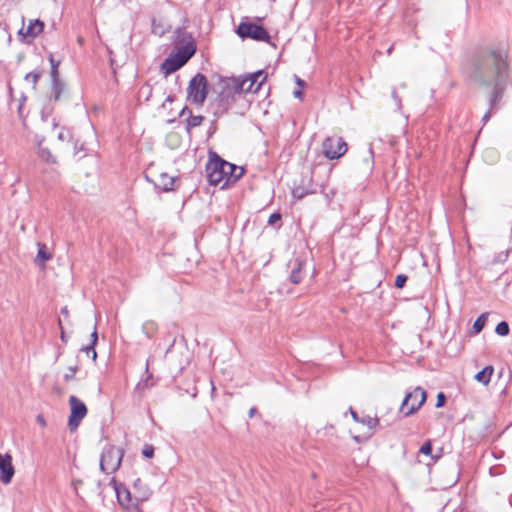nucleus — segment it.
<instances>
[{
	"label": "nucleus",
	"instance_id": "obj_1",
	"mask_svg": "<svg viewBox=\"0 0 512 512\" xmlns=\"http://www.w3.org/2000/svg\"><path fill=\"white\" fill-rule=\"evenodd\" d=\"M206 172L210 184L225 188L235 183L243 175L244 170L217 157L208 162Z\"/></svg>",
	"mask_w": 512,
	"mask_h": 512
},
{
	"label": "nucleus",
	"instance_id": "obj_2",
	"mask_svg": "<svg viewBox=\"0 0 512 512\" xmlns=\"http://www.w3.org/2000/svg\"><path fill=\"white\" fill-rule=\"evenodd\" d=\"M216 102L221 112L230 109L246 94L241 77L222 78L216 86Z\"/></svg>",
	"mask_w": 512,
	"mask_h": 512
},
{
	"label": "nucleus",
	"instance_id": "obj_3",
	"mask_svg": "<svg viewBox=\"0 0 512 512\" xmlns=\"http://www.w3.org/2000/svg\"><path fill=\"white\" fill-rule=\"evenodd\" d=\"M508 52L503 45H491L477 50L475 61L479 64H507Z\"/></svg>",
	"mask_w": 512,
	"mask_h": 512
},
{
	"label": "nucleus",
	"instance_id": "obj_4",
	"mask_svg": "<svg viewBox=\"0 0 512 512\" xmlns=\"http://www.w3.org/2000/svg\"><path fill=\"white\" fill-rule=\"evenodd\" d=\"M124 450L115 445H107L101 454L100 469L106 474L116 472L122 462Z\"/></svg>",
	"mask_w": 512,
	"mask_h": 512
},
{
	"label": "nucleus",
	"instance_id": "obj_5",
	"mask_svg": "<svg viewBox=\"0 0 512 512\" xmlns=\"http://www.w3.org/2000/svg\"><path fill=\"white\" fill-rule=\"evenodd\" d=\"M196 52V44L193 39L175 45L171 54L162 64H186Z\"/></svg>",
	"mask_w": 512,
	"mask_h": 512
},
{
	"label": "nucleus",
	"instance_id": "obj_6",
	"mask_svg": "<svg viewBox=\"0 0 512 512\" xmlns=\"http://www.w3.org/2000/svg\"><path fill=\"white\" fill-rule=\"evenodd\" d=\"M208 94V82L204 75L197 74L189 82L187 88L188 100L191 103L202 105Z\"/></svg>",
	"mask_w": 512,
	"mask_h": 512
},
{
	"label": "nucleus",
	"instance_id": "obj_7",
	"mask_svg": "<svg viewBox=\"0 0 512 512\" xmlns=\"http://www.w3.org/2000/svg\"><path fill=\"white\" fill-rule=\"evenodd\" d=\"M117 499L123 507L129 509L133 507H137L139 503L146 501L150 495L151 491L148 487H144L143 491L139 494H133L124 486L116 487Z\"/></svg>",
	"mask_w": 512,
	"mask_h": 512
},
{
	"label": "nucleus",
	"instance_id": "obj_8",
	"mask_svg": "<svg viewBox=\"0 0 512 512\" xmlns=\"http://www.w3.org/2000/svg\"><path fill=\"white\" fill-rule=\"evenodd\" d=\"M427 394L421 387H416L412 392L406 394L402 401L400 411L404 416L415 413L426 401Z\"/></svg>",
	"mask_w": 512,
	"mask_h": 512
},
{
	"label": "nucleus",
	"instance_id": "obj_9",
	"mask_svg": "<svg viewBox=\"0 0 512 512\" xmlns=\"http://www.w3.org/2000/svg\"><path fill=\"white\" fill-rule=\"evenodd\" d=\"M239 37L245 39L250 38L256 41L269 42L270 35L268 31L262 26L255 23L242 22L237 28Z\"/></svg>",
	"mask_w": 512,
	"mask_h": 512
},
{
	"label": "nucleus",
	"instance_id": "obj_10",
	"mask_svg": "<svg viewBox=\"0 0 512 512\" xmlns=\"http://www.w3.org/2000/svg\"><path fill=\"white\" fill-rule=\"evenodd\" d=\"M68 87L64 79L61 78L58 72V66L51 68V88L50 99L55 102H60L68 98Z\"/></svg>",
	"mask_w": 512,
	"mask_h": 512
},
{
	"label": "nucleus",
	"instance_id": "obj_11",
	"mask_svg": "<svg viewBox=\"0 0 512 512\" xmlns=\"http://www.w3.org/2000/svg\"><path fill=\"white\" fill-rule=\"evenodd\" d=\"M347 151V144L341 137H327L322 143V152L327 159L342 157Z\"/></svg>",
	"mask_w": 512,
	"mask_h": 512
},
{
	"label": "nucleus",
	"instance_id": "obj_12",
	"mask_svg": "<svg viewBox=\"0 0 512 512\" xmlns=\"http://www.w3.org/2000/svg\"><path fill=\"white\" fill-rule=\"evenodd\" d=\"M69 405L70 415L68 419V426L71 431H74L77 429L82 419L86 416L87 408L81 400L73 395L69 398Z\"/></svg>",
	"mask_w": 512,
	"mask_h": 512
},
{
	"label": "nucleus",
	"instance_id": "obj_13",
	"mask_svg": "<svg viewBox=\"0 0 512 512\" xmlns=\"http://www.w3.org/2000/svg\"><path fill=\"white\" fill-rule=\"evenodd\" d=\"M266 78L267 75L265 73L258 71L241 77V82L243 83L246 93H256L259 91Z\"/></svg>",
	"mask_w": 512,
	"mask_h": 512
},
{
	"label": "nucleus",
	"instance_id": "obj_14",
	"mask_svg": "<svg viewBox=\"0 0 512 512\" xmlns=\"http://www.w3.org/2000/svg\"><path fill=\"white\" fill-rule=\"evenodd\" d=\"M44 28V23L38 19L30 20L27 27H22L18 34L25 42L32 41L35 37H37Z\"/></svg>",
	"mask_w": 512,
	"mask_h": 512
},
{
	"label": "nucleus",
	"instance_id": "obj_15",
	"mask_svg": "<svg viewBox=\"0 0 512 512\" xmlns=\"http://www.w3.org/2000/svg\"><path fill=\"white\" fill-rule=\"evenodd\" d=\"M0 473L2 483L6 485L9 484L15 473L11 455L0 453Z\"/></svg>",
	"mask_w": 512,
	"mask_h": 512
},
{
	"label": "nucleus",
	"instance_id": "obj_16",
	"mask_svg": "<svg viewBox=\"0 0 512 512\" xmlns=\"http://www.w3.org/2000/svg\"><path fill=\"white\" fill-rule=\"evenodd\" d=\"M34 141L37 147L38 157L48 164H55L56 158L52 155L50 150L44 146L45 138L43 136L36 135Z\"/></svg>",
	"mask_w": 512,
	"mask_h": 512
},
{
	"label": "nucleus",
	"instance_id": "obj_17",
	"mask_svg": "<svg viewBox=\"0 0 512 512\" xmlns=\"http://www.w3.org/2000/svg\"><path fill=\"white\" fill-rule=\"evenodd\" d=\"M154 181L157 187L164 191H169L173 189L175 179L167 173H160Z\"/></svg>",
	"mask_w": 512,
	"mask_h": 512
},
{
	"label": "nucleus",
	"instance_id": "obj_18",
	"mask_svg": "<svg viewBox=\"0 0 512 512\" xmlns=\"http://www.w3.org/2000/svg\"><path fill=\"white\" fill-rule=\"evenodd\" d=\"M304 273H303V263L296 259L293 262V269L290 274V281L293 284H298L303 279Z\"/></svg>",
	"mask_w": 512,
	"mask_h": 512
},
{
	"label": "nucleus",
	"instance_id": "obj_19",
	"mask_svg": "<svg viewBox=\"0 0 512 512\" xmlns=\"http://www.w3.org/2000/svg\"><path fill=\"white\" fill-rule=\"evenodd\" d=\"M38 253L35 257V264L44 267L45 263L51 258V254L47 251L45 244L38 243Z\"/></svg>",
	"mask_w": 512,
	"mask_h": 512
},
{
	"label": "nucleus",
	"instance_id": "obj_20",
	"mask_svg": "<svg viewBox=\"0 0 512 512\" xmlns=\"http://www.w3.org/2000/svg\"><path fill=\"white\" fill-rule=\"evenodd\" d=\"M494 368L492 366H486L475 375V380L483 385H488L491 381Z\"/></svg>",
	"mask_w": 512,
	"mask_h": 512
},
{
	"label": "nucleus",
	"instance_id": "obj_21",
	"mask_svg": "<svg viewBox=\"0 0 512 512\" xmlns=\"http://www.w3.org/2000/svg\"><path fill=\"white\" fill-rule=\"evenodd\" d=\"M169 30V25L163 20L152 19V33L157 36L164 35Z\"/></svg>",
	"mask_w": 512,
	"mask_h": 512
},
{
	"label": "nucleus",
	"instance_id": "obj_22",
	"mask_svg": "<svg viewBox=\"0 0 512 512\" xmlns=\"http://www.w3.org/2000/svg\"><path fill=\"white\" fill-rule=\"evenodd\" d=\"M488 318V313H482L474 322L473 324V331L474 333L478 334L482 331L484 328L486 321Z\"/></svg>",
	"mask_w": 512,
	"mask_h": 512
},
{
	"label": "nucleus",
	"instance_id": "obj_23",
	"mask_svg": "<svg viewBox=\"0 0 512 512\" xmlns=\"http://www.w3.org/2000/svg\"><path fill=\"white\" fill-rule=\"evenodd\" d=\"M156 330H157V325L153 321H146L142 325V331L148 337H152L156 333Z\"/></svg>",
	"mask_w": 512,
	"mask_h": 512
},
{
	"label": "nucleus",
	"instance_id": "obj_24",
	"mask_svg": "<svg viewBox=\"0 0 512 512\" xmlns=\"http://www.w3.org/2000/svg\"><path fill=\"white\" fill-rule=\"evenodd\" d=\"M203 120H204V117L201 115H191L187 119L188 130L200 126L202 124Z\"/></svg>",
	"mask_w": 512,
	"mask_h": 512
},
{
	"label": "nucleus",
	"instance_id": "obj_25",
	"mask_svg": "<svg viewBox=\"0 0 512 512\" xmlns=\"http://www.w3.org/2000/svg\"><path fill=\"white\" fill-rule=\"evenodd\" d=\"M40 77V72L38 71H33V72H30L28 74H26L24 80L31 85L32 88H35L37 82H38V79Z\"/></svg>",
	"mask_w": 512,
	"mask_h": 512
},
{
	"label": "nucleus",
	"instance_id": "obj_26",
	"mask_svg": "<svg viewBox=\"0 0 512 512\" xmlns=\"http://www.w3.org/2000/svg\"><path fill=\"white\" fill-rule=\"evenodd\" d=\"M57 138L61 142H69L72 138V135L68 129L61 127L57 133Z\"/></svg>",
	"mask_w": 512,
	"mask_h": 512
},
{
	"label": "nucleus",
	"instance_id": "obj_27",
	"mask_svg": "<svg viewBox=\"0 0 512 512\" xmlns=\"http://www.w3.org/2000/svg\"><path fill=\"white\" fill-rule=\"evenodd\" d=\"M508 257H509L508 250L501 251L495 255L492 263L493 264L505 263L507 261Z\"/></svg>",
	"mask_w": 512,
	"mask_h": 512
},
{
	"label": "nucleus",
	"instance_id": "obj_28",
	"mask_svg": "<svg viewBox=\"0 0 512 512\" xmlns=\"http://www.w3.org/2000/svg\"><path fill=\"white\" fill-rule=\"evenodd\" d=\"M495 332L499 336H506L509 333V325L505 321H502L496 326Z\"/></svg>",
	"mask_w": 512,
	"mask_h": 512
},
{
	"label": "nucleus",
	"instance_id": "obj_29",
	"mask_svg": "<svg viewBox=\"0 0 512 512\" xmlns=\"http://www.w3.org/2000/svg\"><path fill=\"white\" fill-rule=\"evenodd\" d=\"M362 423L369 429H374L378 425L379 421L377 418L367 416L362 419Z\"/></svg>",
	"mask_w": 512,
	"mask_h": 512
},
{
	"label": "nucleus",
	"instance_id": "obj_30",
	"mask_svg": "<svg viewBox=\"0 0 512 512\" xmlns=\"http://www.w3.org/2000/svg\"><path fill=\"white\" fill-rule=\"evenodd\" d=\"M87 356H91L92 360L95 361L97 358V353L94 349V345H88L82 349Z\"/></svg>",
	"mask_w": 512,
	"mask_h": 512
},
{
	"label": "nucleus",
	"instance_id": "obj_31",
	"mask_svg": "<svg viewBox=\"0 0 512 512\" xmlns=\"http://www.w3.org/2000/svg\"><path fill=\"white\" fill-rule=\"evenodd\" d=\"M142 455L146 458H152L154 455V447L152 445H145L142 449Z\"/></svg>",
	"mask_w": 512,
	"mask_h": 512
},
{
	"label": "nucleus",
	"instance_id": "obj_32",
	"mask_svg": "<svg viewBox=\"0 0 512 512\" xmlns=\"http://www.w3.org/2000/svg\"><path fill=\"white\" fill-rule=\"evenodd\" d=\"M406 281H407V276L404 275V274H400L395 279V286L397 288H403L405 283H406Z\"/></svg>",
	"mask_w": 512,
	"mask_h": 512
},
{
	"label": "nucleus",
	"instance_id": "obj_33",
	"mask_svg": "<svg viewBox=\"0 0 512 512\" xmlns=\"http://www.w3.org/2000/svg\"><path fill=\"white\" fill-rule=\"evenodd\" d=\"M181 66H161V72L164 76H167L175 71H177Z\"/></svg>",
	"mask_w": 512,
	"mask_h": 512
},
{
	"label": "nucleus",
	"instance_id": "obj_34",
	"mask_svg": "<svg viewBox=\"0 0 512 512\" xmlns=\"http://www.w3.org/2000/svg\"><path fill=\"white\" fill-rule=\"evenodd\" d=\"M144 487H147L142 483L140 479H137L133 484V494H139L141 491H143Z\"/></svg>",
	"mask_w": 512,
	"mask_h": 512
},
{
	"label": "nucleus",
	"instance_id": "obj_35",
	"mask_svg": "<svg viewBox=\"0 0 512 512\" xmlns=\"http://www.w3.org/2000/svg\"><path fill=\"white\" fill-rule=\"evenodd\" d=\"M420 452L424 455H430L431 452H432V445H431V442L430 441H427L425 442L421 448H420Z\"/></svg>",
	"mask_w": 512,
	"mask_h": 512
},
{
	"label": "nucleus",
	"instance_id": "obj_36",
	"mask_svg": "<svg viewBox=\"0 0 512 512\" xmlns=\"http://www.w3.org/2000/svg\"><path fill=\"white\" fill-rule=\"evenodd\" d=\"M445 399H446V398H445V395H444L442 392H440V393L437 395L436 407H437V408L442 407V406L444 405V403H445Z\"/></svg>",
	"mask_w": 512,
	"mask_h": 512
},
{
	"label": "nucleus",
	"instance_id": "obj_37",
	"mask_svg": "<svg viewBox=\"0 0 512 512\" xmlns=\"http://www.w3.org/2000/svg\"><path fill=\"white\" fill-rule=\"evenodd\" d=\"M281 218L280 214L278 213H274L272 215H270L269 219H268V223L269 224H274L276 223L277 221H279Z\"/></svg>",
	"mask_w": 512,
	"mask_h": 512
},
{
	"label": "nucleus",
	"instance_id": "obj_38",
	"mask_svg": "<svg viewBox=\"0 0 512 512\" xmlns=\"http://www.w3.org/2000/svg\"><path fill=\"white\" fill-rule=\"evenodd\" d=\"M76 372L75 367H70L69 372L64 375L65 380H70L74 377V374Z\"/></svg>",
	"mask_w": 512,
	"mask_h": 512
},
{
	"label": "nucleus",
	"instance_id": "obj_39",
	"mask_svg": "<svg viewBox=\"0 0 512 512\" xmlns=\"http://www.w3.org/2000/svg\"><path fill=\"white\" fill-rule=\"evenodd\" d=\"M97 340H98L97 330H96V327H94V330L91 333V343L90 344L95 346L97 343Z\"/></svg>",
	"mask_w": 512,
	"mask_h": 512
},
{
	"label": "nucleus",
	"instance_id": "obj_40",
	"mask_svg": "<svg viewBox=\"0 0 512 512\" xmlns=\"http://www.w3.org/2000/svg\"><path fill=\"white\" fill-rule=\"evenodd\" d=\"M293 96L299 100H302V97H303V93H302V90L301 88L299 89H296L293 91Z\"/></svg>",
	"mask_w": 512,
	"mask_h": 512
},
{
	"label": "nucleus",
	"instance_id": "obj_41",
	"mask_svg": "<svg viewBox=\"0 0 512 512\" xmlns=\"http://www.w3.org/2000/svg\"><path fill=\"white\" fill-rule=\"evenodd\" d=\"M37 422L42 426V427H45L46 426V421L44 419V417L42 415H38L37 416Z\"/></svg>",
	"mask_w": 512,
	"mask_h": 512
},
{
	"label": "nucleus",
	"instance_id": "obj_42",
	"mask_svg": "<svg viewBox=\"0 0 512 512\" xmlns=\"http://www.w3.org/2000/svg\"><path fill=\"white\" fill-rule=\"evenodd\" d=\"M295 82L299 88H303L305 86V82L297 76H295Z\"/></svg>",
	"mask_w": 512,
	"mask_h": 512
},
{
	"label": "nucleus",
	"instance_id": "obj_43",
	"mask_svg": "<svg viewBox=\"0 0 512 512\" xmlns=\"http://www.w3.org/2000/svg\"><path fill=\"white\" fill-rule=\"evenodd\" d=\"M61 314L64 315L65 317H68L69 313L67 307H63L61 309Z\"/></svg>",
	"mask_w": 512,
	"mask_h": 512
},
{
	"label": "nucleus",
	"instance_id": "obj_44",
	"mask_svg": "<svg viewBox=\"0 0 512 512\" xmlns=\"http://www.w3.org/2000/svg\"><path fill=\"white\" fill-rule=\"evenodd\" d=\"M489 118H490V112H487V113L483 116L482 121H483V122H487V121L489 120Z\"/></svg>",
	"mask_w": 512,
	"mask_h": 512
},
{
	"label": "nucleus",
	"instance_id": "obj_45",
	"mask_svg": "<svg viewBox=\"0 0 512 512\" xmlns=\"http://www.w3.org/2000/svg\"><path fill=\"white\" fill-rule=\"evenodd\" d=\"M255 412H256V408H254V407L250 408V410H249V417H253Z\"/></svg>",
	"mask_w": 512,
	"mask_h": 512
},
{
	"label": "nucleus",
	"instance_id": "obj_46",
	"mask_svg": "<svg viewBox=\"0 0 512 512\" xmlns=\"http://www.w3.org/2000/svg\"><path fill=\"white\" fill-rule=\"evenodd\" d=\"M351 415L355 421H359L358 416L355 411L351 410Z\"/></svg>",
	"mask_w": 512,
	"mask_h": 512
},
{
	"label": "nucleus",
	"instance_id": "obj_47",
	"mask_svg": "<svg viewBox=\"0 0 512 512\" xmlns=\"http://www.w3.org/2000/svg\"><path fill=\"white\" fill-rule=\"evenodd\" d=\"M49 61H50V64L51 65H54V64H60L59 62H54L53 58L50 56L49 58Z\"/></svg>",
	"mask_w": 512,
	"mask_h": 512
},
{
	"label": "nucleus",
	"instance_id": "obj_48",
	"mask_svg": "<svg viewBox=\"0 0 512 512\" xmlns=\"http://www.w3.org/2000/svg\"><path fill=\"white\" fill-rule=\"evenodd\" d=\"M61 339L64 340L65 339V336H64V333L62 332L61 334Z\"/></svg>",
	"mask_w": 512,
	"mask_h": 512
}]
</instances>
